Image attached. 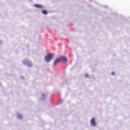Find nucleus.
Listing matches in <instances>:
<instances>
[{
  "mask_svg": "<svg viewBox=\"0 0 130 130\" xmlns=\"http://www.w3.org/2000/svg\"><path fill=\"white\" fill-rule=\"evenodd\" d=\"M60 60H62V61H68V58L64 56H61L59 58Z\"/></svg>",
  "mask_w": 130,
  "mask_h": 130,
  "instance_id": "nucleus-2",
  "label": "nucleus"
},
{
  "mask_svg": "<svg viewBox=\"0 0 130 130\" xmlns=\"http://www.w3.org/2000/svg\"><path fill=\"white\" fill-rule=\"evenodd\" d=\"M34 7L36 8H37L38 9H42L43 8V6L42 5H38V4H35L34 5Z\"/></svg>",
  "mask_w": 130,
  "mask_h": 130,
  "instance_id": "nucleus-5",
  "label": "nucleus"
},
{
  "mask_svg": "<svg viewBox=\"0 0 130 130\" xmlns=\"http://www.w3.org/2000/svg\"><path fill=\"white\" fill-rule=\"evenodd\" d=\"M90 123L92 126H96V122L95 121V118H92L90 121Z\"/></svg>",
  "mask_w": 130,
  "mask_h": 130,
  "instance_id": "nucleus-3",
  "label": "nucleus"
},
{
  "mask_svg": "<svg viewBox=\"0 0 130 130\" xmlns=\"http://www.w3.org/2000/svg\"><path fill=\"white\" fill-rule=\"evenodd\" d=\"M85 77H86V78H88V77H89V75L88 74H86L85 75Z\"/></svg>",
  "mask_w": 130,
  "mask_h": 130,
  "instance_id": "nucleus-7",
  "label": "nucleus"
},
{
  "mask_svg": "<svg viewBox=\"0 0 130 130\" xmlns=\"http://www.w3.org/2000/svg\"><path fill=\"white\" fill-rule=\"evenodd\" d=\"M42 13L43 14H44V15H47V11H45V10H43L42 11Z\"/></svg>",
  "mask_w": 130,
  "mask_h": 130,
  "instance_id": "nucleus-6",
  "label": "nucleus"
},
{
  "mask_svg": "<svg viewBox=\"0 0 130 130\" xmlns=\"http://www.w3.org/2000/svg\"><path fill=\"white\" fill-rule=\"evenodd\" d=\"M60 61V60H59V58H57L53 62V67H55V66Z\"/></svg>",
  "mask_w": 130,
  "mask_h": 130,
  "instance_id": "nucleus-4",
  "label": "nucleus"
},
{
  "mask_svg": "<svg viewBox=\"0 0 130 130\" xmlns=\"http://www.w3.org/2000/svg\"><path fill=\"white\" fill-rule=\"evenodd\" d=\"M53 56V54H48L46 57H45V61L47 62H49V61H50V60H51L52 57Z\"/></svg>",
  "mask_w": 130,
  "mask_h": 130,
  "instance_id": "nucleus-1",
  "label": "nucleus"
},
{
  "mask_svg": "<svg viewBox=\"0 0 130 130\" xmlns=\"http://www.w3.org/2000/svg\"><path fill=\"white\" fill-rule=\"evenodd\" d=\"M112 75H113V76H114L115 75V74L114 73V72H112Z\"/></svg>",
  "mask_w": 130,
  "mask_h": 130,
  "instance_id": "nucleus-8",
  "label": "nucleus"
}]
</instances>
